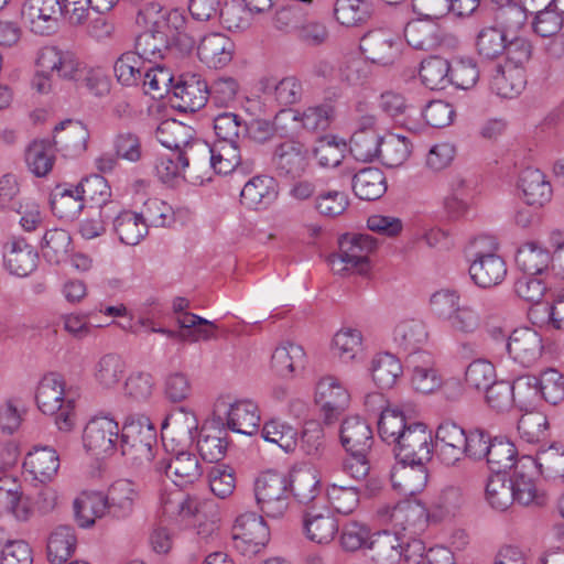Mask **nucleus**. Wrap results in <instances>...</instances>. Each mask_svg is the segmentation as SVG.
Masks as SVG:
<instances>
[{
    "instance_id": "1",
    "label": "nucleus",
    "mask_w": 564,
    "mask_h": 564,
    "mask_svg": "<svg viewBox=\"0 0 564 564\" xmlns=\"http://www.w3.org/2000/svg\"><path fill=\"white\" fill-rule=\"evenodd\" d=\"M497 250L496 239L489 236H480L471 243L468 272L473 282L481 289L501 284L507 275L506 261Z\"/></svg>"
},
{
    "instance_id": "2",
    "label": "nucleus",
    "mask_w": 564,
    "mask_h": 564,
    "mask_svg": "<svg viewBox=\"0 0 564 564\" xmlns=\"http://www.w3.org/2000/svg\"><path fill=\"white\" fill-rule=\"evenodd\" d=\"M156 444V429L149 417L126 421L120 434L119 448L132 466L140 467L151 463Z\"/></svg>"
},
{
    "instance_id": "3",
    "label": "nucleus",
    "mask_w": 564,
    "mask_h": 564,
    "mask_svg": "<svg viewBox=\"0 0 564 564\" xmlns=\"http://www.w3.org/2000/svg\"><path fill=\"white\" fill-rule=\"evenodd\" d=\"M139 24L155 26L171 45H182L192 48L194 40L185 33L186 19L177 9H164L155 2L147 3L137 15Z\"/></svg>"
},
{
    "instance_id": "4",
    "label": "nucleus",
    "mask_w": 564,
    "mask_h": 564,
    "mask_svg": "<svg viewBox=\"0 0 564 564\" xmlns=\"http://www.w3.org/2000/svg\"><path fill=\"white\" fill-rule=\"evenodd\" d=\"M169 131L175 135L174 140H161V143L169 149L177 150V160L183 165L195 167L209 165L212 145L202 139L192 138L191 129L175 120L162 123L158 132Z\"/></svg>"
},
{
    "instance_id": "5",
    "label": "nucleus",
    "mask_w": 564,
    "mask_h": 564,
    "mask_svg": "<svg viewBox=\"0 0 564 564\" xmlns=\"http://www.w3.org/2000/svg\"><path fill=\"white\" fill-rule=\"evenodd\" d=\"M289 478L281 473L265 471L256 480L254 495L261 511L269 518H282L290 505Z\"/></svg>"
},
{
    "instance_id": "6",
    "label": "nucleus",
    "mask_w": 564,
    "mask_h": 564,
    "mask_svg": "<svg viewBox=\"0 0 564 564\" xmlns=\"http://www.w3.org/2000/svg\"><path fill=\"white\" fill-rule=\"evenodd\" d=\"M271 164L279 178L296 181L301 178L310 167V149L305 143L299 140H285L274 147Z\"/></svg>"
},
{
    "instance_id": "7",
    "label": "nucleus",
    "mask_w": 564,
    "mask_h": 564,
    "mask_svg": "<svg viewBox=\"0 0 564 564\" xmlns=\"http://www.w3.org/2000/svg\"><path fill=\"white\" fill-rule=\"evenodd\" d=\"M411 547L422 552L423 544L414 541L410 544L404 535L390 530H381L372 533L368 546V557L373 564H399L402 558L411 561L409 551Z\"/></svg>"
},
{
    "instance_id": "8",
    "label": "nucleus",
    "mask_w": 564,
    "mask_h": 564,
    "mask_svg": "<svg viewBox=\"0 0 564 564\" xmlns=\"http://www.w3.org/2000/svg\"><path fill=\"white\" fill-rule=\"evenodd\" d=\"M236 550L247 556L258 554L269 542L270 531L263 518L248 511L240 514L232 528Z\"/></svg>"
},
{
    "instance_id": "9",
    "label": "nucleus",
    "mask_w": 564,
    "mask_h": 564,
    "mask_svg": "<svg viewBox=\"0 0 564 564\" xmlns=\"http://www.w3.org/2000/svg\"><path fill=\"white\" fill-rule=\"evenodd\" d=\"M393 452L398 462H431L434 452L432 431L424 423L412 422L404 436L394 445Z\"/></svg>"
},
{
    "instance_id": "10",
    "label": "nucleus",
    "mask_w": 564,
    "mask_h": 564,
    "mask_svg": "<svg viewBox=\"0 0 564 564\" xmlns=\"http://www.w3.org/2000/svg\"><path fill=\"white\" fill-rule=\"evenodd\" d=\"M65 14L59 0H25L21 9L23 22L37 35H52Z\"/></svg>"
},
{
    "instance_id": "11",
    "label": "nucleus",
    "mask_w": 564,
    "mask_h": 564,
    "mask_svg": "<svg viewBox=\"0 0 564 564\" xmlns=\"http://www.w3.org/2000/svg\"><path fill=\"white\" fill-rule=\"evenodd\" d=\"M403 42L399 35L378 29L364 35L360 48L366 57L381 66L393 65L401 56Z\"/></svg>"
},
{
    "instance_id": "12",
    "label": "nucleus",
    "mask_w": 564,
    "mask_h": 564,
    "mask_svg": "<svg viewBox=\"0 0 564 564\" xmlns=\"http://www.w3.org/2000/svg\"><path fill=\"white\" fill-rule=\"evenodd\" d=\"M119 425L108 416L93 417L83 432V443L95 455H110L119 447Z\"/></svg>"
},
{
    "instance_id": "13",
    "label": "nucleus",
    "mask_w": 564,
    "mask_h": 564,
    "mask_svg": "<svg viewBox=\"0 0 564 564\" xmlns=\"http://www.w3.org/2000/svg\"><path fill=\"white\" fill-rule=\"evenodd\" d=\"M226 405L225 401H218L215 413H219L220 408H226ZM217 421L223 426L226 421L227 427L232 432L252 435L259 429L260 414L256 403L242 400L229 404V408L225 411V416L217 414Z\"/></svg>"
},
{
    "instance_id": "14",
    "label": "nucleus",
    "mask_w": 564,
    "mask_h": 564,
    "mask_svg": "<svg viewBox=\"0 0 564 564\" xmlns=\"http://www.w3.org/2000/svg\"><path fill=\"white\" fill-rule=\"evenodd\" d=\"M535 474H538V471L532 456L525 455L518 459L516 469L509 480L512 488L513 501L522 506H540L544 502L543 495L538 492L534 484Z\"/></svg>"
},
{
    "instance_id": "15",
    "label": "nucleus",
    "mask_w": 564,
    "mask_h": 564,
    "mask_svg": "<svg viewBox=\"0 0 564 564\" xmlns=\"http://www.w3.org/2000/svg\"><path fill=\"white\" fill-rule=\"evenodd\" d=\"M377 248L376 239L368 234L345 235L339 240L336 262H346L356 267V272L366 274L369 269V254Z\"/></svg>"
},
{
    "instance_id": "16",
    "label": "nucleus",
    "mask_w": 564,
    "mask_h": 564,
    "mask_svg": "<svg viewBox=\"0 0 564 564\" xmlns=\"http://www.w3.org/2000/svg\"><path fill=\"white\" fill-rule=\"evenodd\" d=\"M367 402L378 405L380 415L378 420V434L383 442L395 445L408 432L410 424L404 413L398 408L384 406V399L381 393H373L367 397Z\"/></svg>"
},
{
    "instance_id": "17",
    "label": "nucleus",
    "mask_w": 564,
    "mask_h": 564,
    "mask_svg": "<svg viewBox=\"0 0 564 564\" xmlns=\"http://www.w3.org/2000/svg\"><path fill=\"white\" fill-rule=\"evenodd\" d=\"M75 193H79L84 203L89 202L97 205L100 209L99 216L104 219H112L120 210V203L110 199L111 189L105 177L94 174L82 180L74 187Z\"/></svg>"
},
{
    "instance_id": "18",
    "label": "nucleus",
    "mask_w": 564,
    "mask_h": 564,
    "mask_svg": "<svg viewBox=\"0 0 564 564\" xmlns=\"http://www.w3.org/2000/svg\"><path fill=\"white\" fill-rule=\"evenodd\" d=\"M437 456L442 464L454 466L464 457L467 433L451 420L443 421L436 430Z\"/></svg>"
},
{
    "instance_id": "19",
    "label": "nucleus",
    "mask_w": 564,
    "mask_h": 564,
    "mask_svg": "<svg viewBox=\"0 0 564 564\" xmlns=\"http://www.w3.org/2000/svg\"><path fill=\"white\" fill-rule=\"evenodd\" d=\"M155 469L178 487L194 484L203 474L196 455L188 452H178L169 459L158 462Z\"/></svg>"
},
{
    "instance_id": "20",
    "label": "nucleus",
    "mask_w": 564,
    "mask_h": 564,
    "mask_svg": "<svg viewBox=\"0 0 564 564\" xmlns=\"http://www.w3.org/2000/svg\"><path fill=\"white\" fill-rule=\"evenodd\" d=\"M37 260V252L24 238H12L3 246V265L12 275L28 276L36 269Z\"/></svg>"
},
{
    "instance_id": "21",
    "label": "nucleus",
    "mask_w": 564,
    "mask_h": 564,
    "mask_svg": "<svg viewBox=\"0 0 564 564\" xmlns=\"http://www.w3.org/2000/svg\"><path fill=\"white\" fill-rule=\"evenodd\" d=\"M509 355L519 364L529 367L542 355L541 335L530 327L514 329L507 343Z\"/></svg>"
},
{
    "instance_id": "22",
    "label": "nucleus",
    "mask_w": 564,
    "mask_h": 564,
    "mask_svg": "<svg viewBox=\"0 0 564 564\" xmlns=\"http://www.w3.org/2000/svg\"><path fill=\"white\" fill-rule=\"evenodd\" d=\"M427 463L398 462L391 469L392 487L404 496H414L421 492L429 479Z\"/></svg>"
},
{
    "instance_id": "23",
    "label": "nucleus",
    "mask_w": 564,
    "mask_h": 564,
    "mask_svg": "<svg viewBox=\"0 0 564 564\" xmlns=\"http://www.w3.org/2000/svg\"><path fill=\"white\" fill-rule=\"evenodd\" d=\"M279 186L274 177L257 175L250 178L240 193V203L249 209L263 210L278 198Z\"/></svg>"
},
{
    "instance_id": "24",
    "label": "nucleus",
    "mask_w": 564,
    "mask_h": 564,
    "mask_svg": "<svg viewBox=\"0 0 564 564\" xmlns=\"http://www.w3.org/2000/svg\"><path fill=\"white\" fill-rule=\"evenodd\" d=\"M518 187L522 192L525 204L534 208H541L552 198V186L539 169L525 167L522 170Z\"/></svg>"
},
{
    "instance_id": "25",
    "label": "nucleus",
    "mask_w": 564,
    "mask_h": 564,
    "mask_svg": "<svg viewBox=\"0 0 564 564\" xmlns=\"http://www.w3.org/2000/svg\"><path fill=\"white\" fill-rule=\"evenodd\" d=\"M234 48L235 44L229 37L221 33H210L200 40L197 55L209 68L218 69L231 62Z\"/></svg>"
},
{
    "instance_id": "26",
    "label": "nucleus",
    "mask_w": 564,
    "mask_h": 564,
    "mask_svg": "<svg viewBox=\"0 0 564 564\" xmlns=\"http://www.w3.org/2000/svg\"><path fill=\"white\" fill-rule=\"evenodd\" d=\"M303 532L314 543L328 544L339 532V524L329 510L317 512L310 509L303 514Z\"/></svg>"
},
{
    "instance_id": "27",
    "label": "nucleus",
    "mask_w": 564,
    "mask_h": 564,
    "mask_svg": "<svg viewBox=\"0 0 564 564\" xmlns=\"http://www.w3.org/2000/svg\"><path fill=\"white\" fill-rule=\"evenodd\" d=\"M36 65L42 73H56L59 77H74L80 63L68 51H62L56 46H44L39 51Z\"/></svg>"
},
{
    "instance_id": "28",
    "label": "nucleus",
    "mask_w": 564,
    "mask_h": 564,
    "mask_svg": "<svg viewBox=\"0 0 564 564\" xmlns=\"http://www.w3.org/2000/svg\"><path fill=\"white\" fill-rule=\"evenodd\" d=\"M227 431L217 421L204 424L197 441V449L200 457L209 463L221 460L227 452Z\"/></svg>"
},
{
    "instance_id": "29",
    "label": "nucleus",
    "mask_w": 564,
    "mask_h": 564,
    "mask_svg": "<svg viewBox=\"0 0 564 564\" xmlns=\"http://www.w3.org/2000/svg\"><path fill=\"white\" fill-rule=\"evenodd\" d=\"M393 340L408 354V359L426 354L422 347L427 340V332L425 325L419 319L401 321L393 329Z\"/></svg>"
},
{
    "instance_id": "30",
    "label": "nucleus",
    "mask_w": 564,
    "mask_h": 564,
    "mask_svg": "<svg viewBox=\"0 0 564 564\" xmlns=\"http://www.w3.org/2000/svg\"><path fill=\"white\" fill-rule=\"evenodd\" d=\"M339 437L346 452L370 451L373 443L370 425L359 415L348 416L343 421Z\"/></svg>"
},
{
    "instance_id": "31",
    "label": "nucleus",
    "mask_w": 564,
    "mask_h": 564,
    "mask_svg": "<svg viewBox=\"0 0 564 564\" xmlns=\"http://www.w3.org/2000/svg\"><path fill=\"white\" fill-rule=\"evenodd\" d=\"M68 398L65 394V381L62 375L50 372L39 382L35 400L43 414H53L58 411L61 403Z\"/></svg>"
},
{
    "instance_id": "32",
    "label": "nucleus",
    "mask_w": 564,
    "mask_h": 564,
    "mask_svg": "<svg viewBox=\"0 0 564 564\" xmlns=\"http://www.w3.org/2000/svg\"><path fill=\"white\" fill-rule=\"evenodd\" d=\"M525 75L522 67L496 65L490 79V89L501 98H514L525 87Z\"/></svg>"
},
{
    "instance_id": "33",
    "label": "nucleus",
    "mask_w": 564,
    "mask_h": 564,
    "mask_svg": "<svg viewBox=\"0 0 564 564\" xmlns=\"http://www.w3.org/2000/svg\"><path fill=\"white\" fill-rule=\"evenodd\" d=\"M138 497L139 492L134 482L128 479L116 480L106 495L108 514L118 519L127 518L132 513Z\"/></svg>"
},
{
    "instance_id": "34",
    "label": "nucleus",
    "mask_w": 564,
    "mask_h": 564,
    "mask_svg": "<svg viewBox=\"0 0 564 564\" xmlns=\"http://www.w3.org/2000/svg\"><path fill=\"white\" fill-rule=\"evenodd\" d=\"M173 94L177 100L176 108L184 112H195L208 100L207 83L192 76L188 80H181L174 85Z\"/></svg>"
},
{
    "instance_id": "35",
    "label": "nucleus",
    "mask_w": 564,
    "mask_h": 564,
    "mask_svg": "<svg viewBox=\"0 0 564 564\" xmlns=\"http://www.w3.org/2000/svg\"><path fill=\"white\" fill-rule=\"evenodd\" d=\"M23 466L33 475L34 479L41 482H47L57 474L59 456L52 447H35L26 455Z\"/></svg>"
},
{
    "instance_id": "36",
    "label": "nucleus",
    "mask_w": 564,
    "mask_h": 564,
    "mask_svg": "<svg viewBox=\"0 0 564 564\" xmlns=\"http://www.w3.org/2000/svg\"><path fill=\"white\" fill-rule=\"evenodd\" d=\"M413 356L408 359V364L412 367L411 383L416 392L429 394L442 387V378L433 368L432 358L429 354Z\"/></svg>"
},
{
    "instance_id": "37",
    "label": "nucleus",
    "mask_w": 564,
    "mask_h": 564,
    "mask_svg": "<svg viewBox=\"0 0 564 564\" xmlns=\"http://www.w3.org/2000/svg\"><path fill=\"white\" fill-rule=\"evenodd\" d=\"M88 137L85 126L80 122L66 120L54 128L52 144L61 150L78 154L86 150Z\"/></svg>"
},
{
    "instance_id": "38",
    "label": "nucleus",
    "mask_w": 564,
    "mask_h": 564,
    "mask_svg": "<svg viewBox=\"0 0 564 564\" xmlns=\"http://www.w3.org/2000/svg\"><path fill=\"white\" fill-rule=\"evenodd\" d=\"M111 221L115 232L124 245L135 246L148 235L149 229L139 213L124 210L120 207Z\"/></svg>"
},
{
    "instance_id": "39",
    "label": "nucleus",
    "mask_w": 564,
    "mask_h": 564,
    "mask_svg": "<svg viewBox=\"0 0 564 564\" xmlns=\"http://www.w3.org/2000/svg\"><path fill=\"white\" fill-rule=\"evenodd\" d=\"M352 189L362 200L379 199L387 192L386 176L380 169H362L352 177Z\"/></svg>"
},
{
    "instance_id": "40",
    "label": "nucleus",
    "mask_w": 564,
    "mask_h": 564,
    "mask_svg": "<svg viewBox=\"0 0 564 564\" xmlns=\"http://www.w3.org/2000/svg\"><path fill=\"white\" fill-rule=\"evenodd\" d=\"M25 163L36 177H45L55 163V148L48 140H34L25 150Z\"/></svg>"
},
{
    "instance_id": "41",
    "label": "nucleus",
    "mask_w": 564,
    "mask_h": 564,
    "mask_svg": "<svg viewBox=\"0 0 564 564\" xmlns=\"http://www.w3.org/2000/svg\"><path fill=\"white\" fill-rule=\"evenodd\" d=\"M77 538L74 528L57 527L47 541V558L51 564H63L68 561L76 550Z\"/></svg>"
},
{
    "instance_id": "42",
    "label": "nucleus",
    "mask_w": 564,
    "mask_h": 564,
    "mask_svg": "<svg viewBox=\"0 0 564 564\" xmlns=\"http://www.w3.org/2000/svg\"><path fill=\"white\" fill-rule=\"evenodd\" d=\"M551 261V253L535 242L522 245L516 253V264L523 274L540 275L549 268Z\"/></svg>"
},
{
    "instance_id": "43",
    "label": "nucleus",
    "mask_w": 564,
    "mask_h": 564,
    "mask_svg": "<svg viewBox=\"0 0 564 564\" xmlns=\"http://www.w3.org/2000/svg\"><path fill=\"white\" fill-rule=\"evenodd\" d=\"M404 37L415 50L433 51L441 45V30L423 21H411L404 28Z\"/></svg>"
},
{
    "instance_id": "44",
    "label": "nucleus",
    "mask_w": 564,
    "mask_h": 564,
    "mask_svg": "<svg viewBox=\"0 0 564 564\" xmlns=\"http://www.w3.org/2000/svg\"><path fill=\"white\" fill-rule=\"evenodd\" d=\"M508 36L495 25L481 28L475 39L477 55L484 61H494L503 55Z\"/></svg>"
},
{
    "instance_id": "45",
    "label": "nucleus",
    "mask_w": 564,
    "mask_h": 564,
    "mask_svg": "<svg viewBox=\"0 0 564 564\" xmlns=\"http://www.w3.org/2000/svg\"><path fill=\"white\" fill-rule=\"evenodd\" d=\"M12 513L18 520L29 519L31 510L21 500L20 485L13 477H0V512Z\"/></svg>"
},
{
    "instance_id": "46",
    "label": "nucleus",
    "mask_w": 564,
    "mask_h": 564,
    "mask_svg": "<svg viewBox=\"0 0 564 564\" xmlns=\"http://www.w3.org/2000/svg\"><path fill=\"white\" fill-rule=\"evenodd\" d=\"M373 13L371 0H336L334 14L345 26H357L366 23Z\"/></svg>"
},
{
    "instance_id": "47",
    "label": "nucleus",
    "mask_w": 564,
    "mask_h": 564,
    "mask_svg": "<svg viewBox=\"0 0 564 564\" xmlns=\"http://www.w3.org/2000/svg\"><path fill=\"white\" fill-rule=\"evenodd\" d=\"M401 375L402 365L390 352L378 354L371 361V376L380 389L392 388Z\"/></svg>"
},
{
    "instance_id": "48",
    "label": "nucleus",
    "mask_w": 564,
    "mask_h": 564,
    "mask_svg": "<svg viewBox=\"0 0 564 564\" xmlns=\"http://www.w3.org/2000/svg\"><path fill=\"white\" fill-rule=\"evenodd\" d=\"M451 63L440 56H430L421 62L419 75L422 84L432 90L444 89L451 82Z\"/></svg>"
},
{
    "instance_id": "49",
    "label": "nucleus",
    "mask_w": 564,
    "mask_h": 564,
    "mask_svg": "<svg viewBox=\"0 0 564 564\" xmlns=\"http://www.w3.org/2000/svg\"><path fill=\"white\" fill-rule=\"evenodd\" d=\"M528 13L518 1L499 6L495 11V26L508 37L518 35L527 25Z\"/></svg>"
},
{
    "instance_id": "50",
    "label": "nucleus",
    "mask_w": 564,
    "mask_h": 564,
    "mask_svg": "<svg viewBox=\"0 0 564 564\" xmlns=\"http://www.w3.org/2000/svg\"><path fill=\"white\" fill-rule=\"evenodd\" d=\"M349 399L348 391L335 377H324L316 386V401L321 406H327L332 410H346Z\"/></svg>"
},
{
    "instance_id": "51",
    "label": "nucleus",
    "mask_w": 564,
    "mask_h": 564,
    "mask_svg": "<svg viewBox=\"0 0 564 564\" xmlns=\"http://www.w3.org/2000/svg\"><path fill=\"white\" fill-rule=\"evenodd\" d=\"M338 542L345 552L355 553L360 550H368L372 532L370 528L355 520L346 521L339 529Z\"/></svg>"
},
{
    "instance_id": "52",
    "label": "nucleus",
    "mask_w": 564,
    "mask_h": 564,
    "mask_svg": "<svg viewBox=\"0 0 564 564\" xmlns=\"http://www.w3.org/2000/svg\"><path fill=\"white\" fill-rule=\"evenodd\" d=\"M261 435L264 441L279 445L286 453L296 448L299 440L297 430L280 419L267 421L262 426Z\"/></svg>"
},
{
    "instance_id": "53",
    "label": "nucleus",
    "mask_w": 564,
    "mask_h": 564,
    "mask_svg": "<svg viewBox=\"0 0 564 564\" xmlns=\"http://www.w3.org/2000/svg\"><path fill=\"white\" fill-rule=\"evenodd\" d=\"M305 359L304 349L296 344L285 343L275 348L271 357V366L281 377L291 376Z\"/></svg>"
},
{
    "instance_id": "54",
    "label": "nucleus",
    "mask_w": 564,
    "mask_h": 564,
    "mask_svg": "<svg viewBox=\"0 0 564 564\" xmlns=\"http://www.w3.org/2000/svg\"><path fill=\"white\" fill-rule=\"evenodd\" d=\"M289 490L303 505L313 502L321 492L319 479L313 469L295 471L289 479Z\"/></svg>"
},
{
    "instance_id": "55",
    "label": "nucleus",
    "mask_w": 564,
    "mask_h": 564,
    "mask_svg": "<svg viewBox=\"0 0 564 564\" xmlns=\"http://www.w3.org/2000/svg\"><path fill=\"white\" fill-rule=\"evenodd\" d=\"M150 28L142 32L135 40V52L147 63H155L158 59L163 58L164 52L169 50L171 44L156 32L155 26Z\"/></svg>"
},
{
    "instance_id": "56",
    "label": "nucleus",
    "mask_w": 564,
    "mask_h": 564,
    "mask_svg": "<svg viewBox=\"0 0 564 564\" xmlns=\"http://www.w3.org/2000/svg\"><path fill=\"white\" fill-rule=\"evenodd\" d=\"M126 372V364L119 355L106 354L96 362L94 377L106 389L116 387Z\"/></svg>"
},
{
    "instance_id": "57",
    "label": "nucleus",
    "mask_w": 564,
    "mask_h": 564,
    "mask_svg": "<svg viewBox=\"0 0 564 564\" xmlns=\"http://www.w3.org/2000/svg\"><path fill=\"white\" fill-rule=\"evenodd\" d=\"M412 151L411 142L403 135L390 134L382 138L378 159L388 167L402 165Z\"/></svg>"
},
{
    "instance_id": "58",
    "label": "nucleus",
    "mask_w": 564,
    "mask_h": 564,
    "mask_svg": "<svg viewBox=\"0 0 564 564\" xmlns=\"http://www.w3.org/2000/svg\"><path fill=\"white\" fill-rule=\"evenodd\" d=\"M517 448L513 443L503 438H495L487 452V464L495 475H503L507 469H516Z\"/></svg>"
},
{
    "instance_id": "59",
    "label": "nucleus",
    "mask_w": 564,
    "mask_h": 564,
    "mask_svg": "<svg viewBox=\"0 0 564 564\" xmlns=\"http://www.w3.org/2000/svg\"><path fill=\"white\" fill-rule=\"evenodd\" d=\"M84 205L82 195L75 193L74 187L57 186L51 199L52 210L61 219H75L83 210Z\"/></svg>"
},
{
    "instance_id": "60",
    "label": "nucleus",
    "mask_w": 564,
    "mask_h": 564,
    "mask_svg": "<svg viewBox=\"0 0 564 564\" xmlns=\"http://www.w3.org/2000/svg\"><path fill=\"white\" fill-rule=\"evenodd\" d=\"M147 62L133 52L123 53L115 63L113 70L119 83L124 86H139Z\"/></svg>"
},
{
    "instance_id": "61",
    "label": "nucleus",
    "mask_w": 564,
    "mask_h": 564,
    "mask_svg": "<svg viewBox=\"0 0 564 564\" xmlns=\"http://www.w3.org/2000/svg\"><path fill=\"white\" fill-rule=\"evenodd\" d=\"M69 78L74 79L79 88H85L89 94L98 98L107 96L111 89V80L100 67L80 68L78 66V72L74 77Z\"/></svg>"
},
{
    "instance_id": "62",
    "label": "nucleus",
    "mask_w": 564,
    "mask_h": 564,
    "mask_svg": "<svg viewBox=\"0 0 564 564\" xmlns=\"http://www.w3.org/2000/svg\"><path fill=\"white\" fill-rule=\"evenodd\" d=\"M517 430L523 442L528 444L540 443L549 436V421L543 413L529 411L518 421Z\"/></svg>"
},
{
    "instance_id": "63",
    "label": "nucleus",
    "mask_w": 564,
    "mask_h": 564,
    "mask_svg": "<svg viewBox=\"0 0 564 564\" xmlns=\"http://www.w3.org/2000/svg\"><path fill=\"white\" fill-rule=\"evenodd\" d=\"M381 140L376 131H355L349 143L350 154L357 161L371 162L380 154Z\"/></svg>"
},
{
    "instance_id": "64",
    "label": "nucleus",
    "mask_w": 564,
    "mask_h": 564,
    "mask_svg": "<svg viewBox=\"0 0 564 564\" xmlns=\"http://www.w3.org/2000/svg\"><path fill=\"white\" fill-rule=\"evenodd\" d=\"M535 469L545 478H564V448L551 446L533 457Z\"/></svg>"
}]
</instances>
